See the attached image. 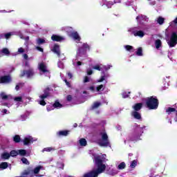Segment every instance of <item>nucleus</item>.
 Wrapping results in <instances>:
<instances>
[{"label":"nucleus","instance_id":"29","mask_svg":"<svg viewBox=\"0 0 177 177\" xmlns=\"http://www.w3.org/2000/svg\"><path fill=\"white\" fill-rule=\"evenodd\" d=\"M143 106V104L142 103H137L135 104L132 108L133 109V110H135V111H139V110H140V109H142V107Z\"/></svg>","mask_w":177,"mask_h":177},{"label":"nucleus","instance_id":"3","mask_svg":"<svg viewBox=\"0 0 177 177\" xmlns=\"http://www.w3.org/2000/svg\"><path fill=\"white\" fill-rule=\"evenodd\" d=\"M133 133L131 135L130 140L131 142H138V140H140V137L142 136V134L143 133L145 129H146V127L143 126L142 127H140L138 126V124H135L133 126Z\"/></svg>","mask_w":177,"mask_h":177},{"label":"nucleus","instance_id":"62","mask_svg":"<svg viewBox=\"0 0 177 177\" xmlns=\"http://www.w3.org/2000/svg\"><path fill=\"white\" fill-rule=\"evenodd\" d=\"M59 57H60L61 60H64V59H66V57L64 56V55H60V53H59V55H58Z\"/></svg>","mask_w":177,"mask_h":177},{"label":"nucleus","instance_id":"44","mask_svg":"<svg viewBox=\"0 0 177 177\" xmlns=\"http://www.w3.org/2000/svg\"><path fill=\"white\" fill-rule=\"evenodd\" d=\"M124 48L128 52H132L133 50V47L132 46H130V45L124 46Z\"/></svg>","mask_w":177,"mask_h":177},{"label":"nucleus","instance_id":"25","mask_svg":"<svg viewBox=\"0 0 177 177\" xmlns=\"http://www.w3.org/2000/svg\"><path fill=\"white\" fill-rule=\"evenodd\" d=\"M131 115L136 120H142V115H140V113H139V112H138L136 111H133L131 113Z\"/></svg>","mask_w":177,"mask_h":177},{"label":"nucleus","instance_id":"55","mask_svg":"<svg viewBox=\"0 0 177 177\" xmlns=\"http://www.w3.org/2000/svg\"><path fill=\"white\" fill-rule=\"evenodd\" d=\"M112 66L111 65H106V66H103L102 65V68L105 70V71H107L108 70H110Z\"/></svg>","mask_w":177,"mask_h":177},{"label":"nucleus","instance_id":"16","mask_svg":"<svg viewBox=\"0 0 177 177\" xmlns=\"http://www.w3.org/2000/svg\"><path fill=\"white\" fill-rule=\"evenodd\" d=\"M12 82V77L10 75L0 77V84H9Z\"/></svg>","mask_w":177,"mask_h":177},{"label":"nucleus","instance_id":"1","mask_svg":"<svg viewBox=\"0 0 177 177\" xmlns=\"http://www.w3.org/2000/svg\"><path fill=\"white\" fill-rule=\"evenodd\" d=\"M106 155L96 156L94 157L95 168L90 172L86 173L84 177H97L100 174H103L104 171H106V165L103 162H106Z\"/></svg>","mask_w":177,"mask_h":177},{"label":"nucleus","instance_id":"60","mask_svg":"<svg viewBox=\"0 0 177 177\" xmlns=\"http://www.w3.org/2000/svg\"><path fill=\"white\" fill-rule=\"evenodd\" d=\"M18 53H24V48H18Z\"/></svg>","mask_w":177,"mask_h":177},{"label":"nucleus","instance_id":"22","mask_svg":"<svg viewBox=\"0 0 177 177\" xmlns=\"http://www.w3.org/2000/svg\"><path fill=\"white\" fill-rule=\"evenodd\" d=\"M176 111L177 109L172 107H168L166 109L165 111L168 115H171L172 114H175L176 115Z\"/></svg>","mask_w":177,"mask_h":177},{"label":"nucleus","instance_id":"63","mask_svg":"<svg viewBox=\"0 0 177 177\" xmlns=\"http://www.w3.org/2000/svg\"><path fill=\"white\" fill-rule=\"evenodd\" d=\"M21 83H19V84H18L17 86H16V87H15V89H16V91H19V89H20V86H21Z\"/></svg>","mask_w":177,"mask_h":177},{"label":"nucleus","instance_id":"13","mask_svg":"<svg viewBox=\"0 0 177 177\" xmlns=\"http://www.w3.org/2000/svg\"><path fill=\"white\" fill-rule=\"evenodd\" d=\"M35 140H37V139H34L31 136H27L24 138L23 143L26 146H28L32 143H34Z\"/></svg>","mask_w":177,"mask_h":177},{"label":"nucleus","instance_id":"11","mask_svg":"<svg viewBox=\"0 0 177 177\" xmlns=\"http://www.w3.org/2000/svg\"><path fill=\"white\" fill-rule=\"evenodd\" d=\"M48 96H49V88H46L44 91V93L39 96L40 100L39 101V104H41V106H46V102H45V99H46V97H48Z\"/></svg>","mask_w":177,"mask_h":177},{"label":"nucleus","instance_id":"4","mask_svg":"<svg viewBox=\"0 0 177 177\" xmlns=\"http://www.w3.org/2000/svg\"><path fill=\"white\" fill-rule=\"evenodd\" d=\"M101 136V140L97 141V143L102 147H111V145H110V141H109V136H107V133L106 131H102L100 133Z\"/></svg>","mask_w":177,"mask_h":177},{"label":"nucleus","instance_id":"38","mask_svg":"<svg viewBox=\"0 0 177 177\" xmlns=\"http://www.w3.org/2000/svg\"><path fill=\"white\" fill-rule=\"evenodd\" d=\"M36 41H37V45H42V44H46V39L38 38V39L36 40Z\"/></svg>","mask_w":177,"mask_h":177},{"label":"nucleus","instance_id":"34","mask_svg":"<svg viewBox=\"0 0 177 177\" xmlns=\"http://www.w3.org/2000/svg\"><path fill=\"white\" fill-rule=\"evenodd\" d=\"M118 172L119 171L117 169H112L108 171V174H109V175H113V176L118 175Z\"/></svg>","mask_w":177,"mask_h":177},{"label":"nucleus","instance_id":"49","mask_svg":"<svg viewBox=\"0 0 177 177\" xmlns=\"http://www.w3.org/2000/svg\"><path fill=\"white\" fill-rule=\"evenodd\" d=\"M13 140L14 142H15V143H19V142H20V136L19 135L15 136L13 138Z\"/></svg>","mask_w":177,"mask_h":177},{"label":"nucleus","instance_id":"48","mask_svg":"<svg viewBox=\"0 0 177 177\" xmlns=\"http://www.w3.org/2000/svg\"><path fill=\"white\" fill-rule=\"evenodd\" d=\"M137 56H143V51L142 50V48H138L136 51Z\"/></svg>","mask_w":177,"mask_h":177},{"label":"nucleus","instance_id":"61","mask_svg":"<svg viewBox=\"0 0 177 177\" xmlns=\"http://www.w3.org/2000/svg\"><path fill=\"white\" fill-rule=\"evenodd\" d=\"M36 49H37V50H39V52H44V48H42L39 46H37Z\"/></svg>","mask_w":177,"mask_h":177},{"label":"nucleus","instance_id":"24","mask_svg":"<svg viewBox=\"0 0 177 177\" xmlns=\"http://www.w3.org/2000/svg\"><path fill=\"white\" fill-rule=\"evenodd\" d=\"M52 51L54 53H56V55H57V56H60V47H59V45L55 44Z\"/></svg>","mask_w":177,"mask_h":177},{"label":"nucleus","instance_id":"26","mask_svg":"<svg viewBox=\"0 0 177 177\" xmlns=\"http://www.w3.org/2000/svg\"><path fill=\"white\" fill-rule=\"evenodd\" d=\"M93 70H97V71H102L103 70V65L102 64H96L92 66Z\"/></svg>","mask_w":177,"mask_h":177},{"label":"nucleus","instance_id":"32","mask_svg":"<svg viewBox=\"0 0 177 177\" xmlns=\"http://www.w3.org/2000/svg\"><path fill=\"white\" fill-rule=\"evenodd\" d=\"M169 27H171V28H175L177 26V17L174 19V20L171 21L169 24Z\"/></svg>","mask_w":177,"mask_h":177},{"label":"nucleus","instance_id":"19","mask_svg":"<svg viewBox=\"0 0 177 177\" xmlns=\"http://www.w3.org/2000/svg\"><path fill=\"white\" fill-rule=\"evenodd\" d=\"M61 31H66V32H67V34L69 37L70 34L73 33L74 30L73 29V28H71L70 26H64V27L61 28Z\"/></svg>","mask_w":177,"mask_h":177},{"label":"nucleus","instance_id":"15","mask_svg":"<svg viewBox=\"0 0 177 177\" xmlns=\"http://www.w3.org/2000/svg\"><path fill=\"white\" fill-rule=\"evenodd\" d=\"M109 77H110L109 73L102 72L101 76L97 82H103V81H105V82L107 83V79L109 78Z\"/></svg>","mask_w":177,"mask_h":177},{"label":"nucleus","instance_id":"45","mask_svg":"<svg viewBox=\"0 0 177 177\" xmlns=\"http://www.w3.org/2000/svg\"><path fill=\"white\" fill-rule=\"evenodd\" d=\"M1 53L5 55L6 56H9L10 52L9 51V49H8V48H3L1 50Z\"/></svg>","mask_w":177,"mask_h":177},{"label":"nucleus","instance_id":"20","mask_svg":"<svg viewBox=\"0 0 177 177\" xmlns=\"http://www.w3.org/2000/svg\"><path fill=\"white\" fill-rule=\"evenodd\" d=\"M21 75V77H24V75H26L28 78H30V77L34 75V72L32 71V69H30L28 71H24Z\"/></svg>","mask_w":177,"mask_h":177},{"label":"nucleus","instance_id":"2","mask_svg":"<svg viewBox=\"0 0 177 177\" xmlns=\"http://www.w3.org/2000/svg\"><path fill=\"white\" fill-rule=\"evenodd\" d=\"M89 49V45L85 43L79 48L77 52L76 58L73 59V64L75 67H80V66H82V62L81 61L86 59V52H88Z\"/></svg>","mask_w":177,"mask_h":177},{"label":"nucleus","instance_id":"36","mask_svg":"<svg viewBox=\"0 0 177 177\" xmlns=\"http://www.w3.org/2000/svg\"><path fill=\"white\" fill-rule=\"evenodd\" d=\"M23 57L26 60L24 62L26 67H29L30 65L28 64V62H27V60H28V59H30V58H28V55H27V54H24Z\"/></svg>","mask_w":177,"mask_h":177},{"label":"nucleus","instance_id":"53","mask_svg":"<svg viewBox=\"0 0 177 177\" xmlns=\"http://www.w3.org/2000/svg\"><path fill=\"white\" fill-rule=\"evenodd\" d=\"M55 148L50 147L44 148L43 149V151H55Z\"/></svg>","mask_w":177,"mask_h":177},{"label":"nucleus","instance_id":"6","mask_svg":"<svg viewBox=\"0 0 177 177\" xmlns=\"http://www.w3.org/2000/svg\"><path fill=\"white\" fill-rule=\"evenodd\" d=\"M169 48H174L177 45V31L172 32L170 37L167 40Z\"/></svg>","mask_w":177,"mask_h":177},{"label":"nucleus","instance_id":"35","mask_svg":"<svg viewBox=\"0 0 177 177\" xmlns=\"http://www.w3.org/2000/svg\"><path fill=\"white\" fill-rule=\"evenodd\" d=\"M54 109H62L63 107V105L59 102V101H55V102L53 104Z\"/></svg>","mask_w":177,"mask_h":177},{"label":"nucleus","instance_id":"46","mask_svg":"<svg viewBox=\"0 0 177 177\" xmlns=\"http://www.w3.org/2000/svg\"><path fill=\"white\" fill-rule=\"evenodd\" d=\"M129 95H131V92L127 93V91H124L122 93V96L123 99H127V97H129Z\"/></svg>","mask_w":177,"mask_h":177},{"label":"nucleus","instance_id":"30","mask_svg":"<svg viewBox=\"0 0 177 177\" xmlns=\"http://www.w3.org/2000/svg\"><path fill=\"white\" fill-rule=\"evenodd\" d=\"M12 35H15L14 32H8V33L2 34L1 35V38H6V39H9V38H10V37H12Z\"/></svg>","mask_w":177,"mask_h":177},{"label":"nucleus","instance_id":"47","mask_svg":"<svg viewBox=\"0 0 177 177\" xmlns=\"http://www.w3.org/2000/svg\"><path fill=\"white\" fill-rule=\"evenodd\" d=\"M136 165H138V160H134L131 161V162L130 164V167L135 168L136 167Z\"/></svg>","mask_w":177,"mask_h":177},{"label":"nucleus","instance_id":"41","mask_svg":"<svg viewBox=\"0 0 177 177\" xmlns=\"http://www.w3.org/2000/svg\"><path fill=\"white\" fill-rule=\"evenodd\" d=\"M79 143H80V146L85 147V146H86V140L84 138H81L79 140Z\"/></svg>","mask_w":177,"mask_h":177},{"label":"nucleus","instance_id":"56","mask_svg":"<svg viewBox=\"0 0 177 177\" xmlns=\"http://www.w3.org/2000/svg\"><path fill=\"white\" fill-rule=\"evenodd\" d=\"M47 111H52V110H55V107L53 106V105H48L46 107Z\"/></svg>","mask_w":177,"mask_h":177},{"label":"nucleus","instance_id":"8","mask_svg":"<svg viewBox=\"0 0 177 177\" xmlns=\"http://www.w3.org/2000/svg\"><path fill=\"white\" fill-rule=\"evenodd\" d=\"M87 89L95 95H100L104 91V85L100 84L97 86H91L88 87Z\"/></svg>","mask_w":177,"mask_h":177},{"label":"nucleus","instance_id":"10","mask_svg":"<svg viewBox=\"0 0 177 177\" xmlns=\"http://www.w3.org/2000/svg\"><path fill=\"white\" fill-rule=\"evenodd\" d=\"M129 32H131L134 37H139L143 38L145 37V32L142 30H138L137 28H131L128 30Z\"/></svg>","mask_w":177,"mask_h":177},{"label":"nucleus","instance_id":"5","mask_svg":"<svg viewBox=\"0 0 177 177\" xmlns=\"http://www.w3.org/2000/svg\"><path fill=\"white\" fill-rule=\"evenodd\" d=\"M146 104L149 110H156L158 109V100L156 97H148L146 100Z\"/></svg>","mask_w":177,"mask_h":177},{"label":"nucleus","instance_id":"40","mask_svg":"<svg viewBox=\"0 0 177 177\" xmlns=\"http://www.w3.org/2000/svg\"><path fill=\"white\" fill-rule=\"evenodd\" d=\"M8 165L6 162H3L0 164V169H6L8 168Z\"/></svg>","mask_w":177,"mask_h":177},{"label":"nucleus","instance_id":"27","mask_svg":"<svg viewBox=\"0 0 177 177\" xmlns=\"http://www.w3.org/2000/svg\"><path fill=\"white\" fill-rule=\"evenodd\" d=\"M0 96L2 99V100H10V99H12V96L11 95H6V93H1L0 94Z\"/></svg>","mask_w":177,"mask_h":177},{"label":"nucleus","instance_id":"31","mask_svg":"<svg viewBox=\"0 0 177 177\" xmlns=\"http://www.w3.org/2000/svg\"><path fill=\"white\" fill-rule=\"evenodd\" d=\"M2 160H9L10 158V153L5 151L1 156Z\"/></svg>","mask_w":177,"mask_h":177},{"label":"nucleus","instance_id":"23","mask_svg":"<svg viewBox=\"0 0 177 177\" xmlns=\"http://www.w3.org/2000/svg\"><path fill=\"white\" fill-rule=\"evenodd\" d=\"M136 20L137 21H138V23H143V21H147L149 19L147 18V17L140 15L136 17Z\"/></svg>","mask_w":177,"mask_h":177},{"label":"nucleus","instance_id":"39","mask_svg":"<svg viewBox=\"0 0 177 177\" xmlns=\"http://www.w3.org/2000/svg\"><path fill=\"white\" fill-rule=\"evenodd\" d=\"M28 117V115L26 113H24L19 117V121H26Z\"/></svg>","mask_w":177,"mask_h":177},{"label":"nucleus","instance_id":"59","mask_svg":"<svg viewBox=\"0 0 177 177\" xmlns=\"http://www.w3.org/2000/svg\"><path fill=\"white\" fill-rule=\"evenodd\" d=\"M66 100H67V102H73V96H71V95H68L67 97H66Z\"/></svg>","mask_w":177,"mask_h":177},{"label":"nucleus","instance_id":"52","mask_svg":"<svg viewBox=\"0 0 177 177\" xmlns=\"http://www.w3.org/2000/svg\"><path fill=\"white\" fill-rule=\"evenodd\" d=\"M102 104L99 102H95L93 104V109H97V107H99Z\"/></svg>","mask_w":177,"mask_h":177},{"label":"nucleus","instance_id":"9","mask_svg":"<svg viewBox=\"0 0 177 177\" xmlns=\"http://www.w3.org/2000/svg\"><path fill=\"white\" fill-rule=\"evenodd\" d=\"M38 68L39 71H41V74H44L46 77H50V73H49V71L48 70V67H46V65L45 63L41 62L39 64Z\"/></svg>","mask_w":177,"mask_h":177},{"label":"nucleus","instance_id":"57","mask_svg":"<svg viewBox=\"0 0 177 177\" xmlns=\"http://www.w3.org/2000/svg\"><path fill=\"white\" fill-rule=\"evenodd\" d=\"M57 66L59 68H64V65L63 64V62H58Z\"/></svg>","mask_w":177,"mask_h":177},{"label":"nucleus","instance_id":"51","mask_svg":"<svg viewBox=\"0 0 177 177\" xmlns=\"http://www.w3.org/2000/svg\"><path fill=\"white\" fill-rule=\"evenodd\" d=\"M21 161H22L23 164H26V165H28L30 164V162H28V160H27V158H22L21 159Z\"/></svg>","mask_w":177,"mask_h":177},{"label":"nucleus","instance_id":"14","mask_svg":"<svg viewBox=\"0 0 177 177\" xmlns=\"http://www.w3.org/2000/svg\"><path fill=\"white\" fill-rule=\"evenodd\" d=\"M69 37L71 38H73L74 41H76V42H80L81 41V37L80 36V34H78V32L77 31H73L72 33L69 34Z\"/></svg>","mask_w":177,"mask_h":177},{"label":"nucleus","instance_id":"64","mask_svg":"<svg viewBox=\"0 0 177 177\" xmlns=\"http://www.w3.org/2000/svg\"><path fill=\"white\" fill-rule=\"evenodd\" d=\"M149 1H151L149 3L150 5H156V1L154 0H148Z\"/></svg>","mask_w":177,"mask_h":177},{"label":"nucleus","instance_id":"17","mask_svg":"<svg viewBox=\"0 0 177 177\" xmlns=\"http://www.w3.org/2000/svg\"><path fill=\"white\" fill-rule=\"evenodd\" d=\"M115 167L118 171H122V169H125V168H127V164H125V162H121L120 163L116 162Z\"/></svg>","mask_w":177,"mask_h":177},{"label":"nucleus","instance_id":"12","mask_svg":"<svg viewBox=\"0 0 177 177\" xmlns=\"http://www.w3.org/2000/svg\"><path fill=\"white\" fill-rule=\"evenodd\" d=\"M114 3H117V1H110V0H102L100 1V6H106V8H108V9H110L111 8V6H113V5H114Z\"/></svg>","mask_w":177,"mask_h":177},{"label":"nucleus","instance_id":"43","mask_svg":"<svg viewBox=\"0 0 177 177\" xmlns=\"http://www.w3.org/2000/svg\"><path fill=\"white\" fill-rule=\"evenodd\" d=\"M27 154V151L26 149H19L18 155L19 156H26Z\"/></svg>","mask_w":177,"mask_h":177},{"label":"nucleus","instance_id":"50","mask_svg":"<svg viewBox=\"0 0 177 177\" xmlns=\"http://www.w3.org/2000/svg\"><path fill=\"white\" fill-rule=\"evenodd\" d=\"M57 167L58 168H59L60 169H63V168H64V164H63V162H57Z\"/></svg>","mask_w":177,"mask_h":177},{"label":"nucleus","instance_id":"54","mask_svg":"<svg viewBox=\"0 0 177 177\" xmlns=\"http://www.w3.org/2000/svg\"><path fill=\"white\" fill-rule=\"evenodd\" d=\"M14 100L15 102H23V97H15Z\"/></svg>","mask_w":177,"mask_h":177},{"label":"nucleus","instance_id":"42","mask_svg":"<svg viewBox=\"0 0 177 177\" xmlns=\"http://www.w3.org/2000/svg\"><path fill=\"white\" fill-rule=\"evenodd\" d=\"M91 81H92V78H91V77L84 76V78H83V83L84 84H86V82H91Z\"/></svg>","mask_w":177,"mask_h":177},{"label":"nucleus","instance_id":"21","mask_svg":"<svg viewBox=\"0 0 177 177\" xmlns=\"http://www.w3.org/2000/svg\"><path fill=\"white\" fill-rule=\"evenodd\" d=\"M70 133V131L63 130L57 132L56 135L58 138H62V136H67Z\"/></svg>","mask_w":177,"mask_h":177},{"label":"nucleus","instance_id":"7","mask_svg":"<svg viewBox=\"0 0 177 177\" xmlns=\"http://www.w3.org/2000/svg\"><path fill=\"white\" fill-rule=\"evenodd\" d=\"M40 169H44V167L42 166H38L37 167H35L33 171H30V170H26L25 171L24 173H23V175H27V176H34V174L35 176H36L37 177H41V176H44V175H37V174H39V170Z\"/></svg>","mask_w":177,"mask_h":177},{"label":"nucleus","instance_id":"28","mask_svg":"<svg viewBox=\"0 0 177 177\" xmlns=\"http://www.w3.org/2000/svg\"><path fill=\"white\" fill-rule=\"evenodd\" d=\"M156 21L157 24H159L160 26H162V24L165 21V19L162 17H158L156 19Z\"/></svg>","mask_w":177,"mask_h":177},{"label":"nucleus","instance_id":"37","mask_svg":"<svg viewBox=\"0 0 177 177\" xmlns=\"http://www.w3.org/2000/svg\"><path fill=\"white\" fill-rule=\"evenodd\" d=\"M17 156H19L18 150H12L10 152V157H16Z\"/></svg>","mask_w":177,"mask_h":177},{"label":"nucleus","instance_id":"18","mask_svg":"<svg viewBox=\"0 0 177 177\" xmlns=\"http://www.w3.org/2000/svg\"><path fill=\"white\" fill-rule=\"evenodd\" d=\"M51 39L53 41H57V42H62V41H64L66 38L64 37L53 35L51 37Z\"/></svg>","mask_w":177,"mask_h":177},{"label":"nucleus","instance_id":"33","mask_svg":"<svg viewBox=\"0 0 177 177\" xmlns=\"http://www.w3.org/2000/svg\"><path fill=\"white\" fill-rule=\"evenodd\" d=\"M162 46V43L161 42V40L160 39L156 40L155 46L156 49H160V48H161Z\"/></svg>","mask_w":177,"mask_h":177},{"label":"nucleus","instance_id":"58","mask_svg":"<svg viewBox=\"0 0 177 177\" xmlns=\"http://www.w3.org/2000/svg\"><path fill=\"white\" fill-rule=\"evenodd\" d=\"M86 73L88 75H92V74H93V71L91 68H88Z\"/></svg>","mask_w":177,"mask_h":177}]
</instances>
